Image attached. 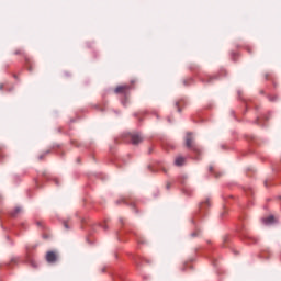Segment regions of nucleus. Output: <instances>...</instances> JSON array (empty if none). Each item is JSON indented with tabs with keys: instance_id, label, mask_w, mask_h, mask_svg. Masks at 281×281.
<instances>
[{
	"instance_id": "obj_1",
	"label": "nucleus",
	"mask_w": 281,
	"mask_h": 281,
	"mask_svg": "<svg viewBox=\"0 0 281 281\" xmlns=\"http://www.w3.org/2000/svg\"><path fill=\"white\" fill-rule=\"evenodd\" d=\"M186 146L187 148L195 153V155H201V149L199 148V146H196V144H194V136L192 135L191 132L187 133Z\"/></svg>"
},
{
	"instance_id": "obj_2",
	"label": "nucleus",
	"mask_w": 281,
	"mask_h": 281,
	"mask_svg": "<svg viewBox=\"0 0 281 281\" xmlns=\"http://www.w3.org/2000/svg\"><path fill=\"white\" fill-rule=\"evenodd\" d=\"M128 91H131V86L128 85L119 86L114 90L115 93H122L125 97V100H122L123 106H126V99L128 98Z\"/></svg>"
},
{
	"instance_id": "obj_3",
	"label": "nucleus",
	"mask_w": 281,
	"mask_h": 281,
	"mask_svg": "<svg viewBox=\"0 0 281 281\" xmlns=\"http://www.w3.org/2000/svg\"><path fill=\"white\" fill-rule=\"evenodd\" d=\"M46 262L48 265H56L60 260V255L54 250H49L46 252Z\"/></svg>"
},
{
	"instance_id": "obj_4",
	"label": "nucleus",
	"mask_w": 281,
	"mask_h": 281,
	"mask_svg": "<svg viewBox=\"0 0 281 281\" xmlns=\"http://www.w3.org/2000/svg\"><path fill=\"white\" fill-rule=\"evenodd\" d=\"M14 54H15V56H24V60H25V63H26V69H27V71H30V72H33V71H34V68L32 67V60L30 59V57H27V56L25 55V52H23V49H16V50L14 52Z\"/></svg>"
},
{
	"instance_id": "obj_5",
	"label": "nucleus",
	"mask_w": 281,
	"mask_h": 281,
	"mask_svg": "<svg viewBox=\"0 0 281 281\" xmlns=\"http://www.w3.org/2000/svg\"><path fill=\"white\" fill-rule=\"evenodd\" d=\"M128 137L134 146H137V144H142V142H144V137L138 132L130 133Z\"/></svg>"
},
{
	"instance_id": "obj_6",
	"label": "nucleus",
	"mask_w": 281,
	"mask_h": 281,
	"mask_svg": "<svg viewBox=\"0 0 281 281\" xmlns=\"http://www.w3.org/2000/svg\"><path fill=\"white\" fill-rule=\"evenodd\" d=\"M212 206V202L210 201V198H206L204 201L200 203V211L199 212H204V210H207V207Z\"/></svg>"
},
{
	"instance_id": "obj_7",
	"label": "nucleus",
	"mask_w": 281,
	"mask_h": 281,
	"mask_svg": "<svg viewBox=\"0 0 281 281\" xmlns=\"http://www.w3.org/2000/svg\"><path fill=\"white\" fill-rule=\"evenodd\" d=\"M245 240H249V245H256L258 243V239L251 235L243 234Z\"/></svg>"
},
{
	"instance_id": "obj_8",
	"label": "nucleus",
	"mask_w": 281,
	"mask_h": 281,
	"mask_svg": "<svg viewBox=\"0 0 281 281\" xmlns=\"http://www.w3.org/2000/svg\"><path fill=\"white\" fill-rule=\"evenodd\" d=\"M265 225H273L276 223V217L273 215H270L266 218H263Z\"/></svg>"
},
{
	"instance_id": "obj_9",
	"label": "nucleus",
	"mask_w": 281,
	"mask_h": 281,
	"mask_svg": "<svg viewBox=\"0 0 281 281\" xmlns=\"http://www.w3.org/2000/svg\"><path fill=\"white\" fill-rule=\"evenodd\" d=\"M186 164V158L179 156L175 159V166H183Z\"/></svg>"
},
{
	"instance_id": "obj_10",
	"label": "nucleus",
	"mask_w": 281,
	"mask_h": 281,
	"mask_svg": "<svg viewBox=\"0 0 281 281\" xmlns=\"http://www.w3.org/2000/svg\"><path fill=\"white\" fill-rule=\"evenodd\" d=\"M201 80L203 82L210 83V82H212V80H216V77L205 76V77H202Z\"/></svg>"
},
{
	"instance_id": "obj_11",
	"label": "nucleus",
	"mask_w": 281,
	"mask_h": 281,
	"mask_svg": "<svg viewBox=\"0 0 281 281\" xmlns=\"http://www.w3.org/2000/svg\"><path fill=\"white\" fill-rule=\"evenodd\" d=\"M182 192L187 196H192V190L190 189V187H183Z\"/></svg>"
},
{
	"instance_id": "obj_12",
	"label": "nucleus",
	"mask_w": 281,
	"mask_h": 281,
	"mask_svg": "<svg viewBox=\"0 0 281 281\" xmlns=\"http://www.w3.org/2000/svg\"><path fill=\"white\" fill-rule=\"evenodd\" d=\"M21 211H22L21 206L15 207L14 211L11 212V216L13 218L16 217L18 214H21Z\"/></svg>"
},
{
	"instance_id": "obj_13",
	"label": "nucleus",
	"mask_w": 281,
	"mask_h": 281,
	"mask_svg": "<svg viewBox=\"0 0 281 281\" xmlns=\"http://www.w3.org/2000/svg\"><path fill=\"white\" fill-rule=\"evenodd\" d=\"M199 234H200V231L196 229V231H194L193 233H191V237H192V238H196V236H199Z\"/></svg>"
},
{
	"instance_id": "obj_14",
	"label": "nucleus",
	"mask_w": 281,
	"mask_h": 281,
	"mask_svg": "<svg viewBox=\"0 0 281 281\" xmlns=\"http://www.w3.org/2000/svg\"><path fill=\"white\" fill-rule=\"evenodd\" d=\"M29 262H30L31 267H33L34 269H36V267H38V265H36V261H34V260H30Z\"/></svg>"
},
{
	"instance_id": "obj_15",
	"label": "nucleus",
	"mask_w": 281,
	"mask_h": 281,
	"mask_svg": "<svg viewBox=\"0 0 281 281\" xmlns=\"http://www.w3.org/2000/svg\"><path fill=\"white\" fill-rule=\"evenodd\" d=\"M175 105L178 108V113H181V108H179V102H176Z\"/></svg>"
},
{
	"instance_id": "obj_16",
	"label": "nucleus",
	"mask_w": 281,
	"mask_h": 281,
	"mask_svg": "<svg viewBox=\"0 0 281 281\" xmlns=\"http://www.w3.org/2000/svg\"><path fill=\"white\" fill-rule=\"evenodd\" d=\"M49 153H52L50 149H47L46 151L43 153L44 157H46V155H49Z\"/></svg>"
},
{
	"instance_id": "obj_17",
	"label": "nucleus",
	"mask_w": 281,
	"mask_h": 281,
	"mask_svg": "<svg viewBox=\"0 0 281 281\" xmlns=\"http://www.w3.org/2000/svg\"><path fill=\"white\" fill-rule=\"evenodd\" d=\"M38 159H40V161H43V159H45V155L44 154L40 155Z\"/></svg>"
},
{
	"instance_id": "obj_18",
	"label": "nucleus",
	"mask_w": 281,
	"mask_h": 281,
	"mask_svg": "<svg viewBox=\"0 0 281 281\" xmlns=\"http://www.w3.org/2000/svg\"><path fill=\"white\" fill-rule=\"evenodd\" d=\"M277 97H270V102H276Z\"/></svg>"
},
{
	"instance_id": "obj_19",
	"label": "nucleus",
	"mask_w": 281,
	"mask_h": 281,
	"mask_svg": "<svg viewBox=\"0 0 281 281\" xmlns=\"http://www.w3.org/2000/svg\"><path fill=\"white\" fill-rule=\"evenodd\" d=\"M209 172H214V167L213 166L209 167Z\"/></svg>"
},
{
	"instance_id": "obj_20",
	"label": "nucleus",
	"mask_w": 281,
	"mask_h": 281,
	"mask_svg": "<svg viewBox=\"0 0 281 281\" xmlns=\"http://www.w3.org/2000/svg\"><path fill=\"white\" fill-rule=\"evenodd\" d=\"M191 223H193V225H196V216L191 220Z\"/></svg>"
},
{
	"instance_id": "obj_21",
	"label": "nucleus",
	"mask_w": 281,
	"mask_h": 281,
	"mask_svg": "<svg viewBox=\"0 0 281 281\" xmlns=\"http://www.w3.org/2000/svg\"><path fill=\"white\" fill-rule=\"evenodd\" d=\"M64 227H65L66 229H69V224H67V222H64Z\"/></svg>"
},
{
	"instance_id": "obj_22",
	"label": "nucleus",
	"mask_w": 281,
	"mask_h": 281,
	"mask_svg": "<svg viewBox=\"0 0 281 281\" xmlns=\"http://www.w3.org/2000/svg\"><path fill=\"white\" fill-rule=\"evenodd\" d=\"M184 87H188V80H183Z\"/></svg>"
},
{
	"instance_id": "obj_23",
	"label": "nucleus",
	"mask_w": 281,
	"mask_h": 281,
	"mask_svg": "<svg viewBox=\"0 0 281 281\" xmlns=\"http://www.w3.org/2000/svg\"><path fill=\"white\" fill-rule=\"evenodd\" d=\"M0 91H3V83H0Z\"/></svg>"
},
{
	"instance_id": "obj_24",
	"label": "nucleus",
	"mask_w": 281,
	"mask_h": 281,
	"mask_svg": "<svg viewBox=\"0 0 281 281\" xmlns=\"http://www.w3.org/2000/svg\"><path fill=\"white\" fill-rule=\"evenodd\" d=\"M54 183H56V186H58V180L56 178H54Z\"/></svg>"
},
{
	"instance_id": "obj_25",
	"label": "nucleus",
	"mask_w": 281,
	"mask_h": 281,
	"mask_svg": "<svg viewBox=\"0 0 281 281\" xmlns=\"http://www.w3.org/2000/svg\"><path fill=\"white\" fill-rule=\"evenodd\" d=\"M166 188L167 190H170V183H167Z\"/></svg>"
},
{
	"instance_id": "obj_26",
	"label": "nucleus",
	"mask_w": 281,
	"mask_h": 281,
	"mask_svg": "<svg viewBox=\"0 0 281 281\" xmlns=\"http://www.w3.org/2000/svg\"><path fill=\"white\" fill-rule=\"evenodd\" d=\"M265 186H266V188H268V187H269V184H268V181H267V180L265 181Z\"/></svg>"
},
{
	"instance_id": "obj_27",
	"label": "nucleus",
	"mask_w": 281,
	"mask_h": 281,
	"mask_svg": "<svg viewBox=\"0 0 281 281\" xmlns=\"http://www.w3.org/2000/svg\"><path fill=\"white\" fill-rule=\"evenodd\" d=\"M101 227H102L103 229H106V225H101Z\"/></svg>"
},
{
	"instance_id": "obj_28",
	"label": "nucleus",
	"mask_w": 281,
	"mask_h": 281,
	"mask_svg": "<svg viewBox=\"0 0 281 281\" xmlns=\"http://www.w3.org/2000/svg\"><path fill=\"white\" fill-rule=\"evenodd\" d=\"M12 262H16V259H11V263H12Z\"/></svg>"
},
{
	"instance_id": "obj_29",
	"label": "nucleus",
	"mask_w": 281,
	"mask_h": 281,
	"mask_svg": "<svg viewBox=\"0 0 281 281\" xmlns=\"http://www.w3.org/2000/svg\"><path fill=\"white\" fill-rule=\"evenodd\" d=\"M7 240H10V236H7Z\"/></svg>"
},
{
	"instance_id": "obj_30",
	"label": "nucleus",
	"mask_w": 281,
	"mask_h": 281,
	"mask_svg": "<svg viewBox=\"0 0 281 281\" xmlns=\"http://www.w3.org/2000/svg\"><path fill=\"white\" fill-rule=\"evenodd\" d=\"M134 115H135V117H137V115H139V114L135 113Z\"/></svg>"
},
{
	"instance_id": "obj_31",
	"label": "nucleus",
	"mask_w": 281,
	"mask_h": 281,
	"mask_svg": "<svg viewBox=\"0 0 281 281\" xmlns=\"http://www.w3.org/2000/svg\"><path fill=\"white\" fill-rule=\"evenodd\" d=\"M11 263H7V267H10Z\"/></svg>"
},
{
	"instance_id": "obj_32",
	"label": "nucleus",
	"mask_w": 281,
	"mask_h": 281,
	"mask_svg": "<svg viewBox=\"0 0 281 281\" xmlns=\"http://www.w3.org/2000/svg\"><path fill=\"white\" fill-rule=\"evenodd\" d=\"M37 225H41V222H37Z\"/></svg>"
},
{
	"instance_id": "obj_33",
	"label": "nucleus",
	"mask_w": 281,
	"mask_h": 281,
	"mask_svg": "<svg viewBox=\"0 0 281 281\" xmlns=\"http://www.w3.org/2000/svg\"><path fill=\"white\" fill-rule=\"evenodd\" d=\"M116 203L119 204V203H120V201H116Z\"/></svg>"
}]
</instances>
